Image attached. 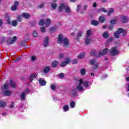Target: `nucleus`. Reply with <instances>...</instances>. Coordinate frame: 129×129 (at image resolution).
I'll use <instances>...</instances> for the list:
<instances>
[{"label":"nucleus","mask_w":129,"mask_h":129,"mask_svg":"<svg viewBox=\"0 0 129 129\" xmlns=\"http://www.w3.org/2000/svg\"><path fill=\"white\" fill-rule=\"evenodd\" d=\"M86 88H88L89 87V83L87 81H84L82 79L79 80V85L77 86V90L79 91H84V88L83 86Z\"/></svg>","instance_id":"obj_1"},{"label":"nucleus","mask_w":129,"mask_h":129,"mask_svg":"<svg viewBox=\"0 0 129 129\" xmlns=\"http://www.w3.org/2000/svg\"><path fill=\"white\" fill-rule=\"evenodd\" d=\"M57 43L58 44H63L64 47H68L70 45L68 39L66 37H63L62 34L58 35Z\"/></svg>","instance_id":"obj_2"},{"label":"nucleus","mask_w":129,"mask_h":129,"mask_svg":"<svg viewBox=\"0 0 129 129\" xmlns=\"http://www.w3.org/2000/svg\"><path fill=\"white\" fill-rule=\"evenodd\" d=\"M120 35H121V36L126 35V30H123L122 28H119L114 33V36L117 39H118L119 37H120Z\"/></svg>","instance_id":"obj_3"},{"label":"nucleus","mask_w":129,"mask_h":129,"mask_svg":"<svg viewBox=\"0 0 129 129\" xmlns=\"http://www.w3.org/2000/svg\"><path fill=\"white\" fill-rule=\"evenodd\" d=\"M110 53L112 56H116L118 54L119 51L116 47H112L110 50Z\"/></svg>","instance_id":"obj_4"},{"label":"nucleus","mask_w":129,"mask_h":129,"mask_svg":"<svg viewBox=\"0 0 129 129\" xmlns=\"http://www.w3.org/2000/svg\"><path fill=\"white\" fill-rule=\"evenodd\" d=\"M90 63L91 64V65L93 66V69L94 70L98 68V63L96 62V60H95V59H91L90 61Z\"/></svg>","instance_id":"obj_5"},{"label":"nucleus","mask_w":129,"mask_h":129,"mask_svg":"<svg viewBox=\"0 0 129 129\" xmlns=\"http://www.w3.org/2000/svg\"><path fill=\"white\" fill-rule=\"evenodd\" d=\"M119 19L122 23H126L127 22H128V17L126 16L122 15L120 17Z\"/></svg>","instance_id":"obj_6"},{"label":"nucleus","mask_w":129,"mask_h":129,"mask_svg":"<svg viewBox=\"0 0 129 129\" xmlns=\"http://www.w3.org/2000/svg\"><path fill=\"white\" fill-rule=\"evenodd\" d=\"M49 40H50V39L48 37H46L44 38V41H43V44H44V46L45 47H48V46H49Z\"/></svg>","instance_id":"obj_7"},{"label":"nucleus","mask_w":129,"mask_h":129,"mask_svg":"<svg viewBox=\"0 0 129 129\" xmlns=\"http://www.w3.org/2000/svg\"><path fill=\"white\" fill-rule=\"evenodd\" d=\"M17 40H18V37H17V36H14L13 37L12 39H9L8 40V42L9 44H14V43H15V42H16L17 41Z\"/></svg>","instance_id":"obj_8"},{"label":"nucleus","mask_w":129,"mask_h":129,"mask_svg":"<svg viewBox=\"0 0 129 129\" xmlns=\"http://www.w3.org/2000/svg\"><path fill=\"white\" fill-rule=\"evenodd\" d=\"M69 62H70V59L69 58H66L65 61H63L60 64L61 67H65L67 65V64L69 63Z\"/></svg>","instance_id":"obj_9"},{"label":"nucleus","mask_w":129,"mask_h":129,"mask_svg":"<svg viewBox=\"0 0 129 129\" xmlns=\"http://www.w3.org/2000/svg\"><path fill=\"white\" fill-rule=\"evenodd\" d=\"M66 5H65L64 4H60V5L59 6V7H58V11L59 12H63V11L64 10H65V8H66Z\"/></svg>","instance_id":"obj_10"},{"label":"nucleus","mask_w":129,"mask_h":129,"mask_svg":"<svg viewBox=\"0 0 129 129\" xmlns=\"http://www.w3.org/2000/svg\"><path fill=\"white\" fill-rule=\"evenodd\" d=\"M107 52H108V49L106 48L103 50L102 51L100 52L99 56H103L104 55H106V54H107Z\"/></svg>","instance_id":"obj_11"},{"label":"nucleus","mask_w":129,"mask_h":129,"mask_svg":"<svg viewBox=\"0 0 129 129\" xmlns=\"http://www.w3.org/2000/svg\"><path fill=\"white\" fill-rule=\"evenodd\" d=\"M50 70H51V67L46 66L43 69V72L44 73H49L50 72Z\"/></svg>","instance_id":"obj_12"},{"label":"nucleus","mask_w":129,"mask_h":129,"mask_svg":"<svg viewBox=\"0 0 129 129\" xmlns=\"http://www.w3.org/2000/svg\"><path fill=\"white\" fill-rule=\"evenodd\" d=\"M39 83L41 86H44V85L47 83L46 82H45V80L43 79H40L39 80Z\"/></svg>","instance_id":"obj_13"},{"label":"nucleus","mask_w":129,"mask_h":129,"mask_svg":"<svg viewBox=\"0 0 129 129\" xmlns=\"http://www.w3.org/2000/svg\"><path fill=\"white\" fill-rule=\"evenodd\" d=\"M91 41H92L91 37H86V40L85 42V45H89Z\"/></svg>","instance_id":"obj_14"},{"label":"nucleus","mask_w":129,"mask_h":129,"mask_svg":"<svg viewBox=\"0 0 129 129\" xmlns=\"http://www.w3.org/2000/svg\"><path fill=\"white\" fill-rule=\"evenodd\" d=\"M59 64V62L57 60H54L51 63V66L53 68H56L57 66Z\"/></svg>","instance_id":"obj_15"},{"label":"nucleus","mask_w":129,"mask_h":129,"mask_svg":"<svg viewBox=\"0 0 129 129\" xmlns=\"http://www.w3.org/2000/svg\"><path fill=\"white\" fill-rule=\"evenodd\" d=\"M82 31H79L77 33V37H76V40L77 41H79V39H80L82 37Z\"/></svg>","instance_id":"obj_16"},{"label":"nucleus","mask_w":129,"mask_h":129,"mask_svg":"<svg viewBox=\"0 0 129 129\" xmlns=\"http://www.w3.org/2000/svg\"><path fill=\"white\" fill-rule=\"evenodd\" d=\"M21 17H22V18H24L25 19H29L31 16L29 13H23Z\"/></svg>","instance_id":"obj_17"},{"label":"nucleus","mask_w":129,"mask_h":129,"mask_svg":"<svg viewBox=\"0 0 129 129\" xmlns=\"http://www.w3.org/2000/svg\"><path fill=\"white\" fill-rule=\"evenodd\" d=\"M64 12L67 14H70L71 13V10L70 9V7L66 5V8H64Z\"/></svg>","instance_id":"obj_18"},{"label":"nucleus","mask_w":129,"mask_h":129,"mask_svg":"<svg viewBox=\"0 0 129 129\" xmlns=\"http://www.w3.org/2000/svg\"><path fill=\"white\" fill-rule=\"evenodd\" d=\"M11 94H12V92L10 91L6 90L3 92V95L6 96H11Z\"/></svg>","instance_id":"obj_19"},{"label":"nucleus","mask_w":129,"mask_h":129,"mask_svg":"<svg viewBox=\"0 0 129 129\" xmlns=\"http://www.w3.org/2000/svg\"><path fill=\"white\" fill-rule=\"evenodd\" d=\"M10 86L13 88H16L17 87V84L14 81L10 80Z\"/></svg>","instance_id":"obj_20"},{"label":"nucleus","mask_w":129,"mask_h":129,"mask_svg":"<svg viewBox=\"0 0 129 129\" xmlns=\"http://www.w3.org/2000/svg\"><path fill=\"white\" fill-rule=\"evenodd\" d=\"M85 57V53L82 52L78 56V59H83Z\"/></svg>","instance_id":"obj_21"},{"label":"nucleus","mask_w":129,"mask_h":129,"mask_svg":"<svg viewBox=\"0 0 129 129\" xmlns=\"http://www.w3.org/2000/svg\"><path fill=\"white\" fill-rule=\"evenodd\" d=\"M105 20H106L105 16L103 15V16H100L99 21L100 23H103V22H104Z\"/></svg>","instance_id":"obj_22"},{"label":"nucleus","mask_w":129,"mask_h":129,"mask_svg":"<svg viewBox=\"0 0 129 129\" xmlns=\"http://www.w3.org/2000/svg\"><path fill=\"white\" fill-rule=\"evenodd\" d=\"M91 35H92V32L91 31V30H89L87 31L86 37L90 38V36H91Z\"/></svg>","instance_id":"obj_23"},{"label":"nucleus","mask_w":129,"mask_h":129,"mask_svg":"<svg viewBox=\"0 0 129 129\" xmlns=\"http://www.w3.org/2000/svg\"><path fill=\"white\" fill-rule=\"evenodd\" d=\"M118 20V18H117V17L115 18L114 19L110 21V23L112 25H114V24H116V23H117Z\"/></svg>","instance_id":"obj_24"},{"label":"nucleus","mask_w":129,"mask_h":129,"mask_svg":"<svg viewBox=\"0 0 129 129\" xmlns=\"http://www.w3.org/2000/svg\"><path fill=\"white\" fill-rule=\"evenodd\" d=\"M102 37L104 38V39H108V37H109V36L108 35V32H104L103 33Z\"/></svg>","instance_id":"obj_25"},{"label":"nucleus","mask_w":129,"mask_h":129,"mask_svg":"<svg viewBox=\"0 0 129 129\" xmlns=\"http://www.w3.org/2000/svg\"><path fill=\"white\" fill-rule=\"evenodd\" d=\"M56 30L57 26H53L49 29V31L50 32H51V33H54V32H56Z\"/></svg>","instance_id":"obj_26"},{"label":"nucleus","mask_w":129,"mask_h":129,"mask_svg":"<svg viewBox=\"0 0 129 129\" xmlns=\"http://www.w3.org/2000/svg\"><path fill=\"white\" fill-rule=\"evenodd\" d=\"M36 77H37V74H34L31 75V76L29 78L30 81H31V82H32V81H33L34 78H36Z\"/></svg>","instance_id":"obj_27"},{"label":"nucleus","mask_w":129,"mask_h":129,"mask_svg":"<svg viewBox=\"0 0 129 129\" xmlns=\"http://www.w3.org/2000/svg\"><path fill=\"white\" fill-rule=\"evenodd\" d=\"M20 97L22 100H26V92H23L21 94Z\"/></svg>","instance_id":"obj_28"},{"label":"nucleus","mask_w":129,"mask_h":129,"mask_svg":"<svg viewBox=\"0 0 129 129\" xmlns=\"http://www.w3.org/2000/svg\"><path fill=\"white\" fill-rule=\"evenodd\" d=\"M51 25V20L47 19L45 22L46 27H49Z\"/></svg>","instance_id":"obj_29"},{"label":"nucleus","mask_w":129,"mask_h":129,"mask_svg":"<svg viewBox=\"0 0 129 129\" xmlns=\"http://www.w3.org/2000/svg\"><path fill=\"white\" fill-rule=\"evenodd\" d=\"M9 88V85L8 84H4V85L2 87L1 89L2 90H5L6 89H8Z\"/></svg>","instance_id":"obj_30"},{"label":"nucleus","mask_w":129,"mask_h":129,"mask_svg":"<svg viewBox=\"0 0 129 129\" xmlns=\"http://www.w3.org/2000/svg\"><path fill=\"white\" fill-rule=\"evenodd\" d=\"M5 106H7V103L3 101H0V107H5Z\"/></svg>","instance_id":"obj_31"},{"label":"nucleus","mask_w":129,"mask_h":129,"mask_svg":"<svg viewBox=\"0 0 129 129\" xmlns=\"http://www.w3.org/2000/svg\"><path fill=\"white\" fill-rule=\"evenodd\" d=\"M39 26H43L45 24V20L41 19L38 23Z\"/></svg>","instance_id":"obj_32"},{"label":"nucleus","mask_w":129,"mask_h":129,"mask_svg":"<svg viewBox=\"0 0 129 129\" xmlns=\"http://www.w3.org/2000/svg\"><path fill=\"white\" fill-rule=\"evenodd\" d=\"M86 72V71L85 69H82L80 70V74H81V75H85Z\"/></svg>","instance_id":"obj_33"},{"label":"nucleus","mask_w":129,"mask_h":129,"mask_svg":"<svg viewBox=\"0 0 129 129\" xmlns=\"http://www.w3.org/2000/svg\"><path fill=\"white\" fill-rule=\"evenodd\" d=\"M11 11H17L18 10V6L13 5L11 8Z\"/></svg>","instance_id":"obj_34"},{"label":"nucleus","mask_w":129,"mask_h":129,"mask_svg":"<svg viewBox=\"0 0 129 129\" xmlns=\"http://www.w3.org/2000/svg\"><path fill=\"white\" fill-rule=\"evenodd\" d=\"M91 24L93 26H97V25H98L99 23H98V21H96L95 20H93L91 22Z\"/></svg>","instance_id":"obj_35"},{"label":"nucleus","mask_w":129,"mask_h":129,"mask_svg":"<svg viewBox=\"0 0 129 129\" xmlns=\"http://www.w3.org/2000/svg\"><path fill=\"white\" fill-rule=\"evenodd\" d=\"M63 109L64 111H68V110H69V105L63 106Z\"/></svg>","instance_id":"obj_36"},{"label":"nucleus","mask_w":129,"mask_h":129,"mask_svg":"<svg viewBox=\"0 0 129 129\" xmlns=\"http://www.w3.org/2000/svg\"><path fill=\"white\" fill-rule=\"evenodd\" d=\"M113 9L110 8L108 12V16H110L112 13H113Z\"/></svg>","instance_id":"obj_37"},{"label":"nucleus","mask_w":129,"mask_h":129,"mask_svg":"<svg viewBox=\"0 0 129 129\" xmlns=\"http://www.w3.org/2000/svg\"><path fill=\"white\" fill-rule=\"evenodd\" d=\"M17 25H18V21L17 20L12 21V26H13V27H16Z\"/></svg>","instance_id":"obj_38"},{"label":"nucleus","mask_w":129,"mask_h":129,"mask_svg":"<svg viewBox=\"0 0 129 129\" xmlns=\"http://www.w3.org/2000/svg\"><path fill=\"white\" fill-rule=\"evenodd\" d=\"M40 31L41 33H45L46 32V27H41L40 28Z\"/></svg>","instance_id":"obj_39"},{"label":"nucleus","mask_w":129,"mask_h":129,"mask_svg":"<svg viewBox=\"0 0 129 129\" xmlns=\"http://www.w3.org/2000/svg\"><path fill=\"white\" fill-rule=\"evenodd\" d=\"M36 60H37V56H36V55L31 56V61L32 62H34V61H36Z\"/></svg>","instance_id":"obj_40"},{"label":"nucleus","mask_w":129,"mask_h":129,"mask_svg":"<svg viewBox=\"0 0 129 129\" xmlns=\"http://www.w3.org/2000/svg\"><path fill=\"white\" fill-rule=\"evenodd\" d=\"M99 12H103V13H107V11L105 8H101L99 10Z\"/></svg>","instance_id":"obj_41"},{"label":"nucleus","mask_w":129,"mask_h":129,"mask_svg":"<svg viewBox=\"0 0 129 129\" xmlns=\"http://www.w3.org/2000/svg\"><path fill=\"white\" fill-rule=\"evenodd\" d=\"M81 8H82V6H81V5H79L77 6V12H79L81 9Z\"/></svg>","instance_id":"obj_42"},{"label":"nucleus","mask_w":129,"mask_h":129,"mask_svg":"<svg viewBox=\"0 0 129 129\" xmlns=\"http://www.w3.org/2000/svg\"><path fill=\"white\" fill-rule=\"evenodd\" d=\"M91 56H95L96 55V51L94 50H92L90 53Z\"/></svg>","instance_id":"obj_43"},{"label":"nucleus","mask_w":129,"mask_h":129,"mask_svg":"<svg viewBox=\"0 0 129 129\" xmlns=\"http://www.w3.org/2000/svg\"><path fill=\"white\" fill-rule=\"evenodd\" d=\"M71 107L72 108H74V107H75V102L74 101H73L70 104Z\"/></svg>","instance_id":"obj_44"},{"label":"nucleus","mask_w":129,"mask_h":129,"mask_svg":"<svg viewBox=\"0 0 129 129\" xmlns=\"http://www.w3.org/2000/svg\"><path fill=\"white\" fill-rule=\"evenodd\" d=\"M33 36V37H38V32L36 31H34Z\"/></svg>","instance_id":"obj_45"},{"label":"nucleus","mask_w":129,"mask_h":129,"mask_svg":"<svg viewBox=\"0 0 129 129\" xmlns=\"http://www.w3.org/2000/svg\"><path fill=\"white\" fill-rule=\"evenodd\" d=\"M71 94H75L76 93V89H73L71 91Z\"/></svg>","instance_id":"obj_46"},{"label":"nucleus","mask_w":129,"mask_h":129,"mask_svg":"<svg viewBox=\"0 0 129 129\" xmlns=\"http://www.w3.org/2000/svg\"><path fill=\"white\" fill-rule=\"evenodd\" d=\"M52 9H56L57 8V4L52 3Z\"/></svg>","instance_id":"obj_47"},{"label":"nucleus","mask_w":129,"mask_h":129,"mask_svg":"<svg viewBox=\"0 0 129 129\" xmlns=\"http://www.w3.org/2000/svg\"><path fill=\"white\" fill-rule=\"evenodd\" d=\"M51 88L52 90H55L56 89V85H51Z\"/></svg>","instance_id":"obj_48"},{"label":"nucleus","mask_w":129,"mask_h":129,"mask_svg":"<svg viewBox=\"0 0 129 129\" xmlns=\"http://www.w3.org/2000/svg\"><path fill=\"white\" fill-rule=\"evenodd\" d=\"M78 62V61H77V59H74L73 60V64H77Z\"/></svg>","instance_id":"obj_49"},{"label":"nucleus","mask_w":129,"mask_h":129,"mask_svg":"<svg viewBox=\"0 0 129 129\" xmlns=\"http://www.w3.org/2000/svg\"><path fill=\"white\" fill-rule=\"evenodd\" d=\"M14 106H15V103L12 102L11 104H10L11 108H13V107H14Z\"/></svg>","instance_id":"obj_50"},{"label":"nucleus","mask_w":129,"mask_h":129,"mask_svg":"<svg viewBox=\"0 0 129 129\" xmlns=\"http://www.w3.org/2000/svg\"><path fill=\"white\" fill-rule=\"evenodd\" d=\"M63 56H64V54H63L62 53H61L59 54V59H62V58H63Z\"/></svg>","instance_id":"obj_51"},{"label":"nucleus","mask_w":129,"mask_h":129,"mask_svg":"<svg viewBox=\"0 0 129 129\" xmlns=\"http://www.w3.org/2000/svg\"><path fill=\"white\" fill-rule=\"evenodd\" d=\"M14 6H16V7H18V6H19V2L18 1H15L14 3Z\"/></svg>","instance_id":"obj_52"},{"label":"nucleus","mask_w":129,"mask_h":129,"mask_svg":"<svg viewBox=\"0 0 129 129\" xmlns=\"http://www.w3.org/2000/svg\"><path fill=\"white\" fill-rule=\"evenodd\" d=\"M59 77H60V78H63V77H64V74H63V73L60 74Z\"/></svg>","instance_id":"obj_53"},{"label":"nucleus","mask_w":129,"mask_h":129,"mask_svg":"<svg viewBox=\"0 0 129 129\" xmlns=\"http://www.w3.org/2000/svg\"><path fill=\"white\" fill-rule=\"evenodd\" d=\"M7 41V39H6V37H2V41L3 42H6Z\"/></svg>","instance_id":"obj_54"},{"label":"nucleus","mask_w":129,"mask_h":129,"mask_svg":"<svg viewBox=\"0 0 129 129\" xmlns=\"http://www.w3.org/2000/svg\"><path fill=\"white\" fill-rule=\"evenodd\" d=\"M88 7V6H87V5H85V6H84V10L85 11H86V10H87Z\"/></svg>","instance_id":"obj_55"},{"label":"nucleus","mask_w":129,"mask_h":129,"mask_svg":"<svg viewBox=\"0 0 129 129\" xmlns=\"http://www.w3.org/2000/svg\"><path fill=\"white\" fill-rule=\"evenodd\" d=\"M97 6V4H96V3H94L93 5V8H96Z\"/></svg>","instance_id":"obj_56"},{"label":"nucleus","mask_w":129,"mask_h":129,"mask_svg":"<svg viewBox=\"0 0 129 129\" xmlns=\"http://www.w3.org/2000/svg\"><path fill=\"white\" fill-rule=\"evenodd\" d=\"M109 30H112L113 29V26L110 25L109 26Z\"/></svg>","instance_id":"obj_57"},{"label":"nucleus","mask_w":129,"mask_h":129,"mask_svg":"<svg viewBox=\"0 0 129 129\" xmlns=\"http://www.w3.org/2000/svg\"><path fill=\"white\" fill-rule=\"evenodd\" d=\"M101 3H106L107 2V0H101Z\"/></svg>","instance_id":"obj_58"},{"label":"nucleus","mask_w":129,"mask_h":129,"mask_svg":"<svg viewBox=\"0 0 129 129\" xmlns=\"http://www.w3.org/2000/svg\"><path fill=\"white\" fill-rule=\"evenodd\" d=\"M18 20L19 22H22V18H21V17H18Z\"/></svg>","instance_id":"obj_59"},{"label":"nucleus","mask_w":129,"mask_h":129,"mask_svg":"<svg viewBox=\"0 0 129 129\" xmlns=\"http://www.w3.org/2000/svg\"><path fill=\"white\" fill-rule=\"evenodd\" d=\"M2 25H3V21L2 20H0V27H2Z\"/></svg>","instance_id":"obj_60"},{"label":"nucleus","mask_w":129,"mask_h":129,"mask_svg":"<svg viewBox=\"0 0 129 129\" xmlns=\"http://www.w3.org/2000/svg\"><path fill=\"white\" fill-rule=\"evenodd\" d=\"M70 2H71L72 3H75V2H76V1L77 0H70Z\"/></svg>","instance_id":"obj_61"},{"label":"nucleus","mask_w":129,"mask_h":129,"mask_svg":"<svg viewBox=\"0 0 129 129\" xmlns=\"http://www.w3.org/2000/svg\"><path fill=\"white\" fill-rule=\"evenodd\" d=\"M103 29H106V25H103Z\"/></svg>","instance_id":"obj_62"},{"label":"nucleus","mask_w":129,"mask_h":129,"mask_svg":"<svg viewBox=\"0 0 129 129\" xmlns=\"http://www.w3.org/2000/svg\"><path fill=\"white\" fill-rule=\"evenodd\" d=\"M126 81H129V77L126 78Z\"/></svg>","instance_id":"obj_63"},{"label":"nucleus","mask_w":129,"mask_h":129,"mask_svg":"<svg viewBox=\"0 0 129 129\" xmlns=\"http://www.w3.org/2000/svg\"><path fill=\"white\" fill-rule=\"evenodd\" d=\"M127 90L129 91V84H128Z\"/></svg>","instance_id":"obj_64"}]
</instances>
